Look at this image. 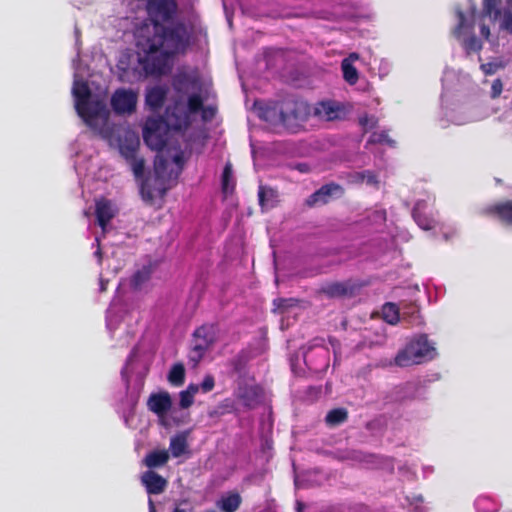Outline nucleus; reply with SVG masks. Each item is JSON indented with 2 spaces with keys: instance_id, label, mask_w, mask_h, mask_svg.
I'll return each instance as SVG.
<instances>
[{
  "instance_id": "1",
  "label": "nucleus",
  "mask_w": 512,
  "mask_h": 512,
  "mask_svg": "<svg viewBox=\"0 0 512 512\" xmlns=\"http://www.w3.org/2000/svg\"><path fill=\"white\" fill-rule=\"evenodd\" d=\"M146 10L152 29L137 40L138 79L167 74L172 60L187 52L194 35L193 25L179 17L177 0H147Z\"/></svg>"
},
{
  "instance_id": "2",
  "label": "nucleus",
  "mask_w": 512,
  "mask_h": 512,
  "mask_svg": "<svg viewBox=\"0 0 512 512\" xmlns=\"http://www.w3.org/2000/svg\"><path fill=\"white\" fill-rule=\"evenodd\" d=\"M310 114L311 107L307 102L287 98L278 105L267 107L262 117L270 123L281 124L289 132L296 133L308 120Z\"/></svg>"
},
{
  "instance_id": "3",
  "label": "nucleus",
  "mask_w": 512,
  "mask_h": 512,
  "mask_svg": "<svg viewBox=\"0 0 512 512\" xmlns=\"http://www.w3.org/2000/svg\"><path fill=\"white\" fill-rule=\"evenodd\" d=\"M203 108V98L199 93L189 95L185 105L182 97L175 98L166 107L165 115L161 117L163 124L170 130L182 131L191 124V115L197 114Z\"/></svg>"
},
{
  "instance_id": "4",
  "label": "nucleus",
  "mask_w": 512,
  "mask_h": 512,
  "mask_svg": "<svg viewBox=\"0 0 512 512\" xmlns=\"http://www.w3.org/2000/svg\"><path fill=\"white\" fill-rule=\"evenodd\" d=\"M435 354V347L430 343L428 336L423 334L400 350L394 358V363L399 367H408L433 359Z\"/></svg>"
},
{
  "instance_id": "5",
  "label": "nucleus",
  "mask_w": 512,
  "mask_h": 512,
  "mask_svg": "<svg viewBox=\"0 0 512 512\" xmlns=\"http://www.w3.org/2000/svg\"><path fill=\"white\" fill-rule=\"evenodd\" d=\"M455 14L458 19V23L453 28L452 35L461 43L467 55L474 52H480L483 44L482 41L473 33L474 22L468 21L464 11L460 7L455 9Z\"/></svg>"
},
{
  "instance_id": "6",
  "label": "nucleus",
  "mask_w": 512,
  "mask_h": 512,
  "mask_svg": "<svg viewBox=\"0 0 512 512\" xmlns=\"http://www.w3.org/2000/svg\"><path fill=\"white\" fill-rule=\"evenodd\" d=\"M189 361L196 367L205 356L206 352L216 341V329L213 324H204L193 332Z\"/></svg>"
},
{
  "instance_id": "7",
  "label": "nucleus",
  "mask_w": 512,
  "mask_h": 512,
  "mask_svg": "<svg viewBox=\"0 0 512 512\" xmlns=\"http://www.w3.org/2000/svg\"><path fill=\"white\" fill-rule=\"evenodd\" d=\"M73 95L75 97V108L77 113L87 124L98 117L100 111V103L90 102L91 90L84 81H77L73 87Z\"/></svg>"
},
{
  "instance_id": "8",
  "label": "nucleus",
  "mask_w": 512,
  "mask_h": 512,
  "mask_svg": "<svg viewBox=\"0 0 512 512\" xmlns=\"http://www.w3.org/2000/svg\"><path fill=\"white\" fill-rule=\"evenodd\" d=\"M163 126L165 125L162 118L148 119L145 124L143 139L146 145L154 151H161L166 146L167 137L162 132Z\"/></svg>"
},
{
  "instance_id": "9",
  "label": "nucleus",
  "mask_w": 512,
  "mask_h": 512,
  "mask_svg": "<svg viewBox=\"0 0 512 512\" xmlns=\"http://www.w3.org/2000/svg\"><path fill=\"white\" fill-rule=\"evenodd\" d=\"M137 94L132 90L117 89L111 97V107L116 114H130L136 110Z\"/></svg>"
},
{
  "instance_id": "10",
  "label": "nucleus",
  "mask_w": 512,
  "mask_h": 512,
  "mask_svg": "<svg viewBox=\"0 0 512 512\" xmlns=\"http://www.w3.org/2000/svg\"><path fill=\"white\" fill-rule=\"evenodd\" d=\"M344 194V189L337 183H328L321 186L312 193L306 200L305 205L309 208L325 205L330 202L333 197H340Z\"/></svg>"
},
{
  "instance_id": "11",
  "label": "nucleus",
  "mask_w": 512,
  "mask_h": 512,
  "mask_svg": "<svg viewBox=\"0 0 512 512\" xmlns=\"http://www.w3.org/2000/svg\"><path fill=\"white\" fill-rule=\"evenodd\" d=\"M358 286L351 280L329 282L323 285L319 292L328 298L352 297L355 295Z\"/></svg>"
},
{
  "instance_id": "12",
  "label": "nucleus",
  "mask_w": 512,
  "mask_h": 512,
  "mask_svg": "<svg viewBox=\"0 0 512 512\" xmlns=\"http://www.w3.org/2000/svg\"><path fill=\"white\" fill-rule=\"evenodd\" d=\"M172 398L169 392L151 393L147 399V408L159 418H164L172 408Z\"/></svg>"
},
{
  "instance_id": "13",
  "label": "nucleus",
  "mask_w": 512,
  "mask_h": 512,
  "mask_svg": "<svg viewBox=\"0 0 512 512\" xmlns=\"http://www.w3.org/2000/svg\"><path fill=\"white\" fill-rule=\"evenodd\" d=\"M140 480L149 495H159L163 493L168 485V481L153 470L143 472Z\"/></svg>"
},
{
  "instance_id": "14",
  "label": "nucleus",
  "mask_w": 512,
  "mask_h": 512,
  "mask_svg": "<svg viewBox=\"0 0 512 512\" xmlns=\"http://www.w3.org/2000/svg\"><path fill=\"white\" fill-rule=\"evenodd\" d=\"M95 215L98 225L105 230L110 221L115 217L116 209L110 200L101 198L95 203Z\"/></svg>"
},
{
  "instance_id": "15",
  "label": "nucleus",
  "mask_w": 512,
  "mask_h": 512,
  "mask_svg": "<svg viewBox=\"0 0 512 512\" xmlns=\"http://www.w3.org/2000/svg\"><path fill=\"white\" fill-rule=\"evenodd\" d=\"M139 146V137L132 132H126L123 137H119V152L126 161L137 156Z\"/></svg>"
},
{
  "instance_id": "16",
  "label": "nucleus",
  "mask_w": 512,
  "mask_h": 512,
  "mask_svg": "<svg viewBox=\"0 0 512 512\" xmlns=\"http://www.w3.org/2000/svg\"><path fill=\"white\" fill-rule=\"evenodd\" d=\"M263 390L259 385H245L239 389L238 398L248 408H254L261 402Z\"/></svg>"
},
{
  "instance_id": "17",
  "label": "nucleus",
  "mask_w": 512,
  "mask_h": 512,
  "mask_svg": "<svg viewBox=\"0 0 512 512\" xmlns=\"http://www.w3.org/2000/svg\"><path fill=\"white\" fill-rule=\"evenodd\" d=\"M486 212L496 216L502 223L512 225V200L496 203L488 207Z\"/></svg>"
},
{
  "instance_id": "18",
  "label": "nucleus",
  "mask_w": 512,
  "mask_h": 512,
  "mask_svg": "<svg viewBox=\"0 0 512 512\" xmlns=\"http://www.w3.org/2000/svg\"><path fill=\"white\" fill-rule=\"evenodd\" d=\"M339 106L331 101H323L316 104L313 114L321 120L333 121L339 118Z\"/></svg>"
},
{
  "instance_id": "19",
  "label": "nucleus",
  "mask_w": 512,
  "mask_h": 512,
  "mask_svg": "<svg viewBox=\"0 0 512 512\" xmlns=\"http://www.w3.org/2000/svg\"><path fill=\"white\" fill-rule=\"evenodd\" d=\"M258 201L262 211L273 208L278 203V191L270 186L260 185Z\"/></svg>"
},
{
  "instance_id": "20",
  "label": "nucleus",
  "mask_w": 512,
  "mask_h": 512,
  "mask_svg": "<svg viewBox=\"0 0 512 512\" xmlns=\"http://www.w3.org/2000/svg\"><path fill=\"white\" fill-rule=\"evenodd\" d=\"M166 97L167 90L164 87L154 86L147 91L145 101L152 110H158L164 105Z\"/></svg>"
},
{
  "instance_id": "21",
  "label": "nucleus",
  "mask_w": 512,
  "mask_h": 512,
  "mask_svg": "<svg viewBox=\"0 0 512 512\" xmlns=\"http://www.w3.org/2000/svg\"><path fill=\"white\" fill-rule=\"evenodd\" d=\"M425 203L417 202L412 210V216L417 225L423 230H432L435 220L424 212Z\"/></svg>"
},
{
  "instance_id": "22",
  "label": "nucleus",
  "mask_w": 512,
  "mask_h": 512,
  "mask_svg": "<svg viewBox=\"0 0 512 512\" xmlns=\"http://www.w3.org/2000/svg\"><path fill=\"white\" fill-rule=\"evenodd\" d=\"M168 460L169 452L167 450H153L146 454L143 459V464L149 468V470H152L164 466Z\"/></svg>"
},
{
  "instance_id": "23",
  "label": "nucleus",
  "mask_w": 512,
  "mask_h": 512,
  "mask_svg": "<svg viewBox=\"0 0 512 512\" xmlns=\"http://www.w3.org/2000/svg\"><path fill=\"white\" fill-rule=\"evenodd\" d=\"M242 503V498L238 492H228L226 495L222 496L221 499L217 502V507L222 512H236Z\"/></svg>"
},
{
  "instance_id": "24",
  "label": "nucleus",
  "mask_w": 512,
  "mask_h": 512,
  "mask_svg": "<svg viewBox=\"0 0 512 512\" xmlns=\"http://www.w3.org/2000/svg\"><path fill=\"white\" fill-rule=\"evenodd\" d=\"M348 416L349 413L346 408H334L328 411V413L326 414L325 423L328 427L334 428L345 423L348 420Z\"/></svg>"
},
{
  "instance_id": "25",
  "label": "nucleus",
  "mask_w": 512,
  "mask_h": 512,
  "mask_svg": "<svg viewBox=\"0 0 512 512\" xmlns=\"http://www.w3.org/2000/svg\"><path fill=\"white\" fill-rule=\"evenodd\" d=\"M382 318L390 324L396 325L401 320L400 307L392 302H387L382 306Z\"/></svg>"
},
{
  "instance_id": "26",
  "label": "nucleus",
  "mask_w": 512,
  "mask_h": 512,
  "mask_svg": "<svg viewBox=\"0 0 512 512\" xmlns=\"http://www.w3.org/2000/svg\"><path fill=\"white\" fill-rule=\"evenodd\" d=\"M401 319L407 321L411 325L419 324L420 309L414 303L402 304L400 308Z\"/></svg>"
},
{
  "instance_id": "27",
  "label": "nucleus",
  "mask_w": 512,
  "mask_h": 512,
  "mask_svg": "<svg viewBox=\"0 0 512 512\" xmlns=\"http://www.w3.org/2000/svg\"><path fill=\"white\" fill-rule=\"evenodd\" d=\"M500 4L501 0H483L481 18L488 17L493 22L498 20L501 16Z\"/></svg>"
},
{
  "instance_id": "28",
  "label": "nucleus",
  "mask_w": 512,
  "mask_h": 512,
  "mask_svg": "<svg viewBox=\"0 0 512 512\" xmlns=\"http://www.w3.org/2000/svg\"><path fill=\"white\" fill-rule=\"evenodd\" d=\"M170 451L173 457L178 458L182 456L187 448V436L184 433L177 434L170 439Z\"/></svg>"
},
{
  "instance_id": "29",
  "label": "nucleus",
  "mask_w": 512,
  "mask_h": 512,
  "mask_svg": "<svg viewBox=\"0 0 512 512\" xmlns=\"http://www.w3.org/2000/svg\"><path fill=\"white\" fill-rule=\"evenodd\" d=\"M151 267L143 266L137 270L130 279V285L134 290H139L151 278Z\"/></svg>"
},
{
  "instance_id": "30",
  "label": "nucleus",
  "mask_w": 512,
  "mask_h": 512,
  "mask_svg": "<svg viewBox=\"0 0 512 512\" xmlns=\"http://www.w3.org/2000/svg\"><path fill=\"white\" fill-rule=\"evenodd\" d=\"M168 381L173 386H181L185 381V367L182 363H176L172 366L168 374Z\"/></svg>"
},
{
  "instance_id": "31",
  "label": "nucleus",
  "mask_w": 512,
  "mask_h": 512,
  "mask_svg": "<svg viewBox=\"0 0 512 512\" xmlns=\"http://www.w3.org/2000/svg\"><path fill=\"white\" fill-rule=\"evenodd\" d=\"M341 69L343 73V78L348 84L354 85L357 83L359 79L358 71L349 61V59H344L342 61Z\"/></svg>"
},
{
  "instance_id": "32",
  "label": "nucleus",
  "mask_w": 512,
  "mask_h": 512,
  "mask_svg": "<svg viewBox=\"0 0 512 512\" xmlns=\"http://www.w3.org/2000/svg\"><path fill=\"white\" fill-rule=\"evenodd\" d=\"M232 177V164L230 162H227L224 166L221 177V188L224 194H228L234 189L235 184L233 182Z\"/></svg>"
},
{
  "instance_id": "33",
  "label": "nucleus",
  "mask_w": 512,
  "mask_h": 512,
  "mask_svg": "<svg viewBox=\"0 0 512 512\" xmlns=\"http://www.w3.org/2000/svg\"><path fill=\"white\" fill-rule=\"evenodd\" d=\"M195 82L196 79H192L187 73H178L173 77L172 86L177 93H181L188 84Z\"/></svg>"
},
{
  "instance_id": "34",
  "label": "nucleus",
  "mask_w": 512,
  "mask_h": 512,
  "mask_svg": "<svg viewBox=\"0 0 512 512\" xmlns=\"http://www.w3.org/2000/svg\"><path fill=\"white\" fill-rule=\"evenodd\" d=\"M299 300L296 298H277L273 300L274 312L284 313L289 308L297 306Z\"/></svg>"
},
{
  "instance_id": "35",
  "label": "nucleus",
  "mask_w": 512,
  "mask_h": 512,
  "mask_svg": "<svg viewBox=\"0 0 512 512\" xmlns=\"http://www.w3.org/2000/svg\"><path fill=\"white\" fill-rule=\"evenodd\" d=\"M140 194L143 199L148 204H152L155 198L154 190L151 187L148 181H143L140 187Z\"/></svg>"
},
{
  "instance_id": "36",
  "label": "nucleus",
  "mask_w": 512,
  "mask_h": 512,
  "mask_svg": "<svg viewBox=\"0 0 512 512\" xmlns=\"http://www.w3.org/2000/svg\"><path fill=\"white\" fill-rule=\"evenodd\" d=\"M127 163L131 166L134 176L136 178H140L144 174L145 161L143 158H138L137 156L133 158V160L127 161Z\"/></svg>"
},
{
  "instance_id": "37",
  "label": "nucleus",
  "mask_w": 512,
  "mask_h": 512,
  "mask_svg": "<svg viewBox=\"0 0 512 512\" xmlns=\"http://www.w3.org/2000/svg\"><path fill=\"white\" fill-rule=\"evenodd\" d=\"M370 142L372 143H386L389 146H394L395 141L389 138V135L386 131H382L380 133H374L371 136Z\"/></svg>"
},
{
  "instance_id": "38",
  "label": "nucleus",
  "mask_w": 512,
  "mask_h": 512,
  "mask_svg": "<svg viewBox=\"0 0 512 512\" xmlns=\"http://www.w3.org/2000/svg\"><path fill=\"white\" fill-rule=\"evenodd\" d=\"M500 29L512 34V12L505 11L500 22Z\"/></svg>"
},
{
  "instance_id": "39",
  "label": "nucleus",
  "mask_w": 512,
  "mask_h": 512,
  "mask_svg": "<svg viewBox=\"0 0 512 512\" xmlns=\"http://www.w3.org/2000/svg\"><path fill=\"white\" fill-rule=\"evenodd\" d=\"M179 397H180L179 406L182 409H187V408L191 407L194 403V397H192L191 394L186 392L185 390H183L179 393Z\"/></svg>"
},
{
  "instance_id": "40",
  "label": "nucleus",
  "mask_w": 512,
  "mask_h": 512,
  "mask_svg": "<svg viewBox=\"0 0 512 512\" xmlns=\"http://www.w3.org/2000/svg\"><path fill=\"white\" fill-rule=\"evenodd\" d=\"M215 386V380L214 377L210 374L206 375L203 379V381L200 384V388L203 393H208L213 390Z\"/></svg>"
},
{
  "instance_id": "41",
  "label": "nucleus",
  "mask_w": 512,
  "mask_h": 512,
  "mask_svg": "<svg viewBox=\"0 0 512 512\" xmlns=\"http://www.w3.org/2000/svg\"><path fill=\"white\" fill-rule=\"evenodd\" d=\"M503 90V83L501 79L497 78L492 82L491 86V98L496 99L498 98Z\"/></svg>"
},
{
  "instance_id": "42",
  "label": "nucleus",
  "mask_w": 512,
  "mask_h": 512,
  "mask_svg": "<svg viewBox=\"0 0 512 512\" xmlns=\"http://www.w3.org/2000/svg\"><path fill=\"white\" fill-rule=\"evenodd\" d=\"M500 65L494 62L481 64L480 68L485 75H493L499 69Z\"/></svg>"
},
{
  "instance_id": "43",
  "label": "nucleus",
  "mask_w": 512,
  "mask_h": 512,
  "mask_svg": "<svg viewBox=\"0 0 512 512\" xmlns=\"http://www.w3.org/2000/svg\"><path fill=\"white\" fill-rule=\"evenodd\" d=\"M315 347H320L324 350L325 354L329 355V349L324 347V339L323 338H314L308 345H307V352L311 351Z\"/></svg>"
},
{
  "instance_id": "44",
  "label": "nucleus",
  "mask_w": 512,
  "mask_h": 512,
  "mask_svg": "<svg viewBox=\"0 0 512 512\" xmlns=\"http://www.w3.org/2000/svg\"><path fill=\"white\" fill-rule=\"evenodd\" d=\"M203 112V119H211L215 115V109L212 107H204L200 110Z\"/></svg>"
},
{
  "instance_id": "45",
  "label": "nucleus",
  "mask_w": 512,
  "mask_h": 512,
  "mask_svg": "<svg viewBox=\"0 0 512 512\" xmlns=\"http://www.w3.org/2000/svg\"><path fill=\"white\" fill-rule=\"evenodd\" d=\"M480 33L481 35L483 36V38H485L486 40L489 39L490 37V28L488 25H486L485 23H482L480 25Z\"/></svg>"
},
{
  "instance_id": "46",
  "label": "nucleus",
  "mask_w": 512,
  "mask_h": 512,
  "mask_svg": "<svg viewBox=\"0 0 512 512\" xmlns=\"http://www.w3.org/2000/svg\"><path fill=\"white\" fill-rule=\"evenodd\" d=\"M199 386L196 384H189L186 388V392L190 393L192 397L195 396V394L199 391Z\"/></svg>"
},
{
  "instance_id": "47",
  "label": "nucleus",
  "mask_w": 512,
  "mask_h": 512,
  "mask_svg": "<svg viewBox=\"0 0 512 512\" xmlns=\"http://www.w3.org/2000/svg\"><path fill=\"white\" fill-rule=\"evenodd\" d=\"M296 170L301 173H307L309 171V165L306 163H299L294 166Z\"/></svg>"
},
{
  "instance_id": "48",
  "label": "nucleus",
  "mask_w": 512,
  "mask_h": 512,
  "mask_svg": "<svg viewBox=\"0 0 512 512\" xmlns=\"http://www.w3.org/2000/svg\"><path fill=\"white\" fill-rule=\"evenodd\" d=\"M367 183H368V184L377 185V184H378L377 176H376V175H374V174H373V173H371V172H368V176H367Z\"/></svg>"
},
{
  "instance_id": "49",
  "label": "nucleus",
  "mask_w": 512,
  "mask_h": 512,
  "mask_svg": "<svg viewBox=\"0 0 512 512\" xmlns=\"http://www.w3.org/2000/svg\"><path fill=\"white\" fill-rule=\"evenodd\" d=\"M192 508H183L179 505L175 506L172 512H191Z\"/></svg>"
},
{
  "instance_id": "50",
  "label": "nucleus",
  "mask_w": 512,
  "mask_h": 512,
  "mask_svg": "<svg viewBox=\"0 0 512 512\" xmlns=\"http://www.w3.org/2000/svg\"><path fill=\"white\" fill-rule=\"evenodd\" d=\"M173 161L177 165L181 166L183 164V156L181 154H177V155L174 156Z\"/></svg>"
},
{
  "instance_id": "51",
  "label": "nucleus",
  "mask_w": 512,
  "mask_h": 512,
  "mask_svg": "<svg viewBox=\"0 0 512 512\" xmlns=\"http://www.w3.org/2000/svg\"><path fill=\"white\" fill-rule=\"evenodd\" d=\"M360 124L363 126V127H366L369 125V122H370V118L365 116V117H362L360 118L359 120Z\"/></svg>"
},
{
  "instance_id": "52",
  "label": "nucleus",
  "mask_w": 512,
  "mask_h": 512,
  "mask_svg": "<svg viewBox=\"0 0 512 512\" xmlns=\"http://www.w3.org/2000/svg\"><path fill=\"white\" fill-rule=\"evenodd\" d=\"M148 508H149V512H157L155 504L151 498H149V500H148Z\"/></svg>"
},
{
  "instance_id": "53",
  "label": "nucleus",
  "mask_w": 512,
  "mask_h": 512,
  "mask_svg": "<svg viewBox=\"0 0 512 512\" xmlns=\"http://www.w3.org/2000/svg\"><path fill=\"white\" fill-rule=\"evenodd\" d=\"M470 13H471L472 18H474L477 13V8H476L475 4L472 5Z\"/></svg>"
},
{
  "instance_id": "54",
  "label": "nucleus",
  "mask_w": 512,
  "mask_h": 512,
  "mask_svg": "<svg viewBox=\"0 0 512 512\" xmlns=\"http://www.w3.org/2000/svg\"><path fill=\"white\" fill-rule=\"evenodd\" d=\"M119 68L121 69V67H120V66H119ZM122 70H123V72L121 73L120 77H121V79H123V80H124V79H125V77L127 76V73H128V72H127V70H126V69H123V68H122Z\"/></svg>"
},
{
  "instance_id": "55",
  "label": "nucleus",
  "mask_w": 512,
  "mask_h": 512,
  "mask_svg": "<svg viewBox=\"0 0 512 512\" xmlns=\"http://www.w3.org/2000/svg\"><path fill=\"white\" fill-rule=\"evenodd\" d=\"M358 58H359V56L357 53H352V54H350L348 59L350 60V59H358Z\"/></svg>"
},
{
  "instance_id": "56",
  "label": "nucleus",
  "mask_w": 512,
  "mask_h": 512,
  "mask_svg": "<svg viewBox=\"0 0 512 512\" xmlns=\"http://www.w3.org/2000/svg\"><path fill=\"white\" fill-rule=\"evenodd\" d=\"M507 4L512 8V0H507Z\"/></svg>"
},
{
  "instance_id": "57",
  "label": "nucleus",
  "mask_w": 512,
  "mask_h": 512,
  "mask_svg": "<svg viewBox=\"0 0 512 512\" xmlns=\"http://www.w3.org/2000/svg\"><path fill=\"white\" fill-rule=\"evenodd\" d=\"M375 126V122L371 123L370 128H373Z\"/></svg>"
},
{
  "instance_id": "58",
  "label": "nucleus",
  "mask_w": 512,
  "mask_h": 512,
  "mask_svg": "<svg viewBox=\"0 0 512 512\" xmlns=\"http://www.w3.org/2000/svg\"><path fill=\"white\" fill-rule=\"evenodd\" d=\"M96 255H101L100 250H98V251L96 252Z\"/></svg>"
}]
</instances>
